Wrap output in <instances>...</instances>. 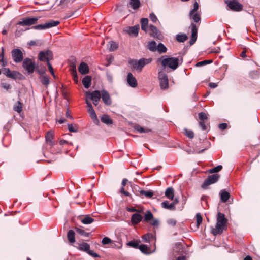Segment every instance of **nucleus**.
<instances>
[{"instance_id":"obj_39","label":"nucleus","mask_w":260,"mask_h":260,"mask_svg":"<svg viewBox=\"0 0 260 260\" xmlns=\"http://www.w3.org/2000/svg\"><path fill=\"white\" fill-rule=\"evenodd\" d=\"M126 245L135 249H138V247H139V242L135 240H132L129 241L126 243Z\"/></svg>"},{"instance_id":"obj_46","label":"nucleus","mask_w":260,"mask_h":260,"mask_svg":"<svg viewBox=\"0 0 260 260\" xmlns=\"http://www.w3.org/2000/svg\"><path fill=\"white\" fill-rule=\"evenodd\" d=\"M213 62L212 60H205L203 61H201L200 62H198L196 63V67H201L207 64L211 63Z\"/></svg>"},{"instance_id":"obj_51","label":"nucleus","mask_w":260,"mask_h":260,"mask_svg":"<svg viewBox=\"0 0 260 260\" xmlns=\"http://www.w3.org/2000/svg\"><path fill=\"white\" fill-rule=\"evenodd\" d=\"M19 72L17 71H13L9 75L8 78H10L13 79H16L18 75H19Z\"/></svg>"},{"instance_id":"obj_34","label":"nucleus","mask_w":260,"mask_h":260,"mask_svg":"<svg viewBox=\"0 0 260 260\" xmlns=\"http://www.w3.org/2000/svg\"><path fill=\"white\" fill-rule=\"evenodd\" d=\"M75 230L77 233L84 237H88L90 235V233H87L84 230L79 228L76 227Z\"/></svg>"},{"instance_id":"obj_11","label":"nucleus","mask_w":260,"mask_h":260,"mask_svg":"<svg viewBox=\"0 0 260 260\" xmlns=\"http://www.w3.org/2000/svg\"><path fill=\"white\" fill-rule=\"evenodd\" d=\"M39 18V17L33 18L26 17L23 18L22 21H19L17 24L24 26H30L35 24Z\"/></svg>"},{"instance_id":"obj_56","label":"nucleus","mask_w":260,"mask_h":260,"mask_svg":"<svg viewBox=\"0 0 260 260\" xmlns=\"http://www.w3.org/2000/svg\"><path fill=\"white\" fill-rule=\"evenodd\" d=\"M47 65L48 67L49 70L51 74H52V75L53 76L54 78H55V75L53 72V67H52V65L51 64V63H50V62H47Z\"/></svg>"},{"instance_id":"obj_38","label":"nucleus","mask_w":260,"mask_h":260,"mask_svg":"<svg viewBox=\"0 0 260 260\" xmlns=\"http://www.w3.org/2000/svg\"><path fill=\"white\" fill-rule=\"evenodd\" d=\"M93 221L94 219L89 216H86L81 220V222L84 224H89Z\"/></svg>"},{"instance_id":"obj_62","label":"nucleus","mask_w":260,"mask_h":260,"mask_svg":"<svg viewBox=\"0 0 260 260\" xmlns=\"http://www.w3.org/2000/svg\"><path fill=\"white\" fill-rule=\"evenodd\" d=\"M1 87L4 88V89L6 90H8L10 88V85L9 84L7 83H1Z\"/></svg>"},{"instance_id":"obj_55","label":"nucleus","mask_w":260,"mask_h":260,"mask_svg":"<svg viewBox=\"0 0 260 260\" xmlns=\"http://www.w3.org/2000/svg\"><path fill=\"white\" fill-rule=\"evenodd\" d=\"M3 73L7 77H8L9 75L11 74V72L9 68H3L2 69Z\"/></svg>"},{"instance_id":"obj_15","label":"nucleus","mask_w":260,"mask_h":260,"mask_svg":"<svg viewBox=\"0 0 260 260\" xmlns=\"http://www.w3.org/2000/svg\"><path fill=\"white\" fill-rule=\"evenodd\" d=\"M101 98L105 104L108 106L111 105L112 104V100L107 90L103 89L101 91Z\"/></svg>"},{"instance_id":"obj_12","label":"nucleus","mask_w":260,"mask_h":260,"mask_svg":"<svg viewBox=\"0 0 260 260\" xmlns=\"http://www.w3.org/2000/svg\"><path fill=\"white\" fill-rule=\"evenodd\" d=\"M229 9L234 11H240L243 9V5L236 0L226 1Z\"/></svg>"},{"instance_id":"obj_5","label":"nucleus","mask_w":260,"mask_h":260,"mask_svg":"<svg viewBox=\"0 0 260 260\" xmlns=\"http://www.w3.org/2000/svg\"><path fill=\"white\" fill-rule=\"evenodd\" d=\"M79 246L77 249L80 251L86 252L90 256L93 257H100V256L92 250H90V245L87 243L82 242L78 244Z\"/></svg>"},{"instance_id":"obj_14","label":"nucleus","mask_w":260,"mask_h":260,"mask_svg":"<svg viewBox=\"0 0 260 260\" xmlns=\"http://www.w3.org/2000/svg\"><path fill=\"white\" fill-rule=\"evenodd\" d=\"M190 27L191 29V36L189 41V44L190 45H193L197 38V28L195 24L191 23L190 24Z\"/></svg>"},{"instance_id":"obj_28","label":"nucleus","mask_w":260,"mask_h":260,"mask_svg":"<svg viewBox=\"0 0 260 260\" xmlns=\"http://www.w3.org/2000/svg\"><path fill=\"white\" fill-rule=\"evenodd\" d=\"M53 138V133L50 131L48 132L46 134L45 139H46V141L47 142H49L50 143V145L51 146L54 145L53 142L52 141Z\"/></svg>"},{"instance_id":"obj_43","label":"nucleus","mask_w":260,"mask_h":260,"mask_svg":"<svg viewBox=\"0 0 260 260\" xmlns=\"http://www.w3.org/2000/svg\"><path fill=\"white\" fill-rule=\"evenodd\" d=\"M135 129L139 132L140 133H148L151 132V129L149 128H144L140 125H136L135 127Z\"/></svg>"},{"instance_id":"obj_26","label":"nucleus","mask_w":260,"mask_h":260,"mask_svg":"<svg viewBox=\"0 0 260 260\" xmlns=\"http://www.w3.org/2000/svg\"><path fill=\"white\" fill-rule=\"evenodd\" d=\"M161 206L163 208L170 210H174L175 209V207H174L172 204H169V202L168 201H165L162 202L161 203Z\"/></svg>"},{"instance_id":"obj_7","label":"nucleus","mask_w":260,"mask_h":260,"mask_svg":"<svg viewBox=\"0 0 260 260\" xmlns=\"http://www.w3.org/2000/svg\"><path fill=\"white\" fill-rule=\"evenodd\" d=\"M158 79L160 88L163 90L167 89L168 88L169 80L168 76L164 71H161L159 72Z\"/></svg>"},{"instance_id":"obj_49","label":"nucleus","mask_w":260,"mask_h":260,"mask_svg":"<svg viewBox=\"0 0 260 260\" xmlns=\"http://www.w3.org/2000/svg\"><path fill=\"white\" fill-rule=\"evenodd\" d=\"M196 219H197V227L199 228L200 225L202 222V217L200 214V213H198L196 215Z\"/></svg>"},{"instance_id":"obj_31","label":"nucleus","mask_w":260,"mask_h":260,"mask_svg":"<svg viewBox=\"0 0 260 260\" xmlns=\"http://www.w3.org/2000/svg\"><path fill=\"white\" fill-rule=\"evenodd\" d=\"M39 79L43 85L47 86L49 84L50 80L47 76L43 75L39 77Z\"/></svg>"},{"instance_id":"obj_18","label":"nucleus","mask_w":260,"mask_h":260,"mask_svg":"<svg viewBox=\"0 0 260 260\" xmlns=\"http://www.w3.org/2000/svg\"><path fill=\"white\" fill-rule=\"evenodd\" d=\"M86 94L91 100H100L102 95V93L99 90H95L92 92H88Z\"/></svg>"},{"instance_id":"obj_36","label":"nucleus","mask_w":260,"mask_h":260,"mask_svg":"<svg viewBox=\"0 0 260 260\" xmlns=\"http://www.w3.org/2000/svg\"><path fill=\"white\" fill-rule=\"evenodd\" d=\"M153 218V215L152 212L148 210L147 211L144 215V221L145 222H148L151 220Z\"/></svg>"},{"instance_id":"obj_33","label":"nucleus","mask_w":260,"mask_h":260,"mask_svg":"<svg viewBox=\"0 0 260 260\" xmlns=\"http://www.w3.org/2000/svg\"><path fill=\"white\" fill-rule=\"evenodd\" d=\"M138 249L144 254H149L151 252L149 251V248L145 244H141L139 245Z\"/></svg>"},{"instance_id":"obj_57","label":"nucleus","mask_w":260,"mask_h":260,"mask_svg":"<svg viewBox=\"0 0 260 260\" xmlns=\"http://www.w3.org/2000/svg\"><path fill=\"white\" fill-rule=\"evenodd\" d=\"M150 235L149 234H145L143 236L142 239L144 242H149Z\"/></svg>"},{"instance_id":"obj_2","label":"nucleus","mask_w":260,"mask_h":260,"mask_svg":"<svg viewBox=\"0 0 260 260\" xmlns=\"http://www.w3.org/2000/svg\"><path fill=\"white\" fill-rule=\"evenodd\" d=\"M217 220L216 228L212 229V233L215 236L220 234L223 232L225 230V226L228 222L224 214L220 212L218 213Z\"/></svg>"},{"instance_id":"obj_6","label":"nucleus","mask_w":260,"mask_h":260,"mask_svg":"<svg viewBox=\"0 0 260 260\" xmlns=\"http://www.w3.org/2000/svg\"><path fill=\"white\" fill-rule=\"evenodd\" d=\"M220 178L219 174H215L209 175L207 179H205L201 185L203 189H206L209 185L214 184L218 181Z\"/></svg>"},{"instance_id":"obj_40","label":"nucleus","mask_w":260,"mask_h":260,"mask_svg":"<svg viewBox=\"0 0 260 260\" xmlns=\"http://www.w3.org/2000/svg\"><path fill=\"white\" fill-rule=\"evenodd\" d=\"M87 111L90 115V116L93 120H98L97 116L93 107H91L90 109H88Z\"/></svg>"},{"instance_id":"obj_13","label":"nucleus","mask_w":260,"mask_h":260,"mask_svg":"<svg viewBox=\"0 0 260 260\" xmlns=\"http://www.w3.org/2000/svg\"><path fill=\"white\" fill-rule=\"evenodd\" d=\"M149 28L151 36L158 39H160L162 38V35L160 31L158 30L156 26L153 25H150Z\"/></svg>"},{"instance_id":"obj_53","label":"nucleus","mask_w":260,"mask_h":260,"mask_svg":"<svg viewBox=\"0 0 260 260\" xmlns=\"http://www.w3.org/2000/svg\"><path fill=\"white\" fill-rule=\"evenodd\" d=\"M102 243L104 245L112 243V240L109 238L105 237L104 238H103L102 240Z\"/></svg>"},{"instance_id":"obj_50","label":"nucleus","mask_w":260,"mask_h":260,"mask_svg":"<svg viewBox=\"0 0 260 260\" xmlns=\"http://www.w3.org/2000/svg\"><path fill=\"white\" fill-rule=\"evenodd\" d=\"M199 9V4L197 1H196L193 4V8L189 12H190V14H192L194 12H197V10Z\"/></svg>"},{"instance_id":"obj_19","label":"nucleus","mask_w":260,"mask_h":260,"mask_svg":"<svg viewBox=\"0 0 260 260\" xmlns=\"http://www.w3.org/2000/svg\"><path fill=\"white\" fill-rule=\"evenodd\" d=\"M220 202L225 203L230 198V193L224 189L221 190L219 192Z\"/></svg>"},{"instance_id":"obj_44","label":"nucleus","mask_w":260,"mask_h":260,"mask_svg":"<svg viewBox=\"0 0 260 260\" xmlns=\"http://www.w3.org/2000/svg\"><path fill=\"white\" fill-rule=\"evenodd\" d=\"M13 109L14 111L20 113L22 110V104L20 102V100L18 101L17 103V105H15L13 107Z\"/></svg>"},{"instance_id":"obj_32","label":"nucleus","mask_w":260,"mask_h":260,"mask_svg":"<svg viewBox=\"0 0 260 260\" xmlns=\"http://www.w3.org/2000/svg\"><path fill=\"white\" fill-rule=\"evenodd\" d=\"M129 4L133 9L136 10L139 8L140 2L139 0H130Z\"/></svg>"},{"instance_id":"obj_60","label":"nucleus","mask_w":260,"mask_h":260,"mask_svg":"<svg viewBox=\"0 0 260 260\" xmlns=\"http://www.w3.org/2000/svg\"><path fill=\"white\" fill-rule=\"evenodd\" d=\"M126 210L128 212H136L137 213L138 212H139L140 210H139V209H136L134 207H127L126 208Z\"/></svg>"},{"instance_id":"obj_24","label":"nucleus","mask_w":260,"mask_h":260,"mask_svg":"<svg viewBox=\"0 0 260 260\" xmlns=\"http://www.w3.org/2000/svg\"><path fill=\"white\" fill-rule=\"evenodd\" d=\"M165 196L168 199L173 200L174 197V189L171 187L167 188L165 191Z\"/></svg>"},{"instance_id":"obj_25","label":"nucleus","mask_w":260,"mask_h":260,"mask_svg":"<svg viewBox=\"0 0 260 260\" xmlns=\"http://www.w3.org/2000/svg\"><path fill=\"white\" fill-rule=\"evenodd\" d=\"M75 234L74 231L72 230H70L67 233V238L71 243H73L75 242Z\"/></svg>"},{"instance_id":"obj_47","label":"nucleus","mask_w":260,"mask_h":260,"mask_svg":"<svg viewBox=\"0 0 260 260\" xmlns=\"http://www.w3.org/2000/svg\"><path fill=\"white\" fill-rule=\"evenodd\" d=\"M259 73L257 71L253 70L249 73V76L252 79H256L259 77Z\"/></svg>"},{"instance_id":"obj_16","label":"nucleus","mask_w":260,"mask_h":260,"mask_svg":"<svg viewBox=\"0 0 260 260\" xmlns=\"http://www.w3.org/2000/svg\"><path fill=\"white\" fill-rule=\"evenodd\" d=\"M127 82L129 86L133 88L137 87V81L131 73H128L127 76Z\"/></svg>"},{"instance_id":"obj_63","label":"nucleus","mask_w":260,"mask_h":260,"mask_svg":"<svg viewBox=\"0 0 260 260\" xmlns=\"http://www.w3.org/2000/svg\"><path fill=\"white\" fill-rule=\"evenodd\" d=\"M200 125L203 130H206L207 126L206 125L204 121H200Z\"/></svg>"},{"instance_id":"obj_52","label":"nucleus","mask_w":260,"mask_h":260,"mask_svg":"<svg viewBox=\"0 0 260 260\" xmlns=\"http://www.w3.org/2000/svg\"><path fill=\"white\" fill-rule=\"evenodd\" d=\"M199 117L201 121H204L207 119V116L204 112H200L199 114Z\"/></svg>"},{"instance_id":"obj_59","label":"nucleus","mask_w":260,"mask_h":260,"mask_svg":"<svg viewBox=\"0 0 260 260\" xmlns=\"http://www.w3.org/2000/svg\"><path fill=\"white\" fill-rule=\"evenodd\" d=\"M227 127L228 124L226 123H222L219 125V128L221 131L225 129Z\"/></svg>"},{"instance_id":"obj_45","label":"nucleus","mask_w":260,"mask_h":260,"mask_svg":"<svg viewBox=\"0 0 260 260\" xmlns=\"http://www.w3.org/2000/svg\"><path fill=\"white\" fill-rule=\"evenodd\" d=\"M185 135L189 139H192L194 137V133L191 130H188L187 128H184Z\"/></svg>"},{"instance_id":"obj_10","label":"nucleus","mask_w":260,"mask_h":260,"mask_svg":"<svg viewBox=\"0 0 260 260\" xmlns=\"http://www.w3.org/2000/svg\"><path fill=\"white\" fill-rule=\"evenodd\" d=\"M12 58L16 63L21 62L23 59V54L19 49H14L11 51Z\"/></svg>"},{"instance_id":"obj_61","label":"nucleus","mask_w":260,"mask_h":260,"mask_svg":"<svg viewBox=\"0 0 260 260\" xmlns=\"http://www.w3.org/2000/svg\"><path fill=\"white\" fill-rule=\"evenodd\" d=\"M72 74H73V76L74 80L76 82H77L78 81V76H77V72H76V71L75 67H74V69H73Z\"/></svg>"},{"instance_id":"obj_3","label":"nucleus","mask_w":260,"mask_h":260,"mask_svg":"<svg viewBox=\"0 0 260 260\" xmlns=\"http://www.w3.org/2000/svg\"><path fill=\"white\" fill-rule=\"evenodd\" d=\"M152 61L151 58H142L137 60L136 59H130L128 63L132 66L133 68L139 71H141L143 68Z\"/></svg>"},{"instance_id":"obj_42","label":"nucleus","mask_w":260,"mask_h":260,"mask_svg":"<svg viewBox=\"0 0 260 260\" xmlns=\"http://www.w3.org/2000/svg\"><path fill=\"white\" fill-rule=\"evenodd\" d=\"M139 192L141 195H143L148 198H151L153 195V192L150 190L146 191L144 190H140Z\"/></svg>"},{"instance_id":"obj_21","label":"nucleus","mask_w":260,"mask_h":260,"mask_svg":"<svg viewBox=\"0 0 260 260\" xmlns=\"http://www.w3.org/2000/svg\"><path fill=\"white\" fill-rule=\"evenodd\" d=\"M91 77L90 76H86L82 80V84L84 87L88 89L89 88L91 84Z\"/></svg>"},{"instance_id":"obj_9","label":"nucleus","mask_w":260,"mask_h":260,"mask_svg":"<svg viewBox=\"0 0 260 260\" xmlns=\"http://www.w3.org/2000/svg\"><path fill=\"white\" fill-rule=\"evenodd\" d=\"M39 59L41 61H46L47 63L49 62V60L53 58V53L50 50L46 51H41L39 53Z\"/></svg>"},{"instance_id":"obj_37","label":"nucleus","mask_w":260,"mask_h":260,"mask_svg":"<svg viewBox=\"0 0 260 260\" xmlns=\"http://www.w3.org/2000/svg\"><path fill=\"white\" fill-rule=\"evenodd\" d=\"M156 50H157L159 53H163L167 52V49L162 43H159L157 46Z\"/></svg>"},{"instance_id":"obj_8","label":"nucleus","mask_w":260,"mask_h":260,"mask_svg":"<svg viewBox=\"0 0 260 260\" xmlns=\"http://www.w3.org/2000/svg\"><path fill=\"white\" fill-rule=\"evenodd\" d=\"M22 67L28 74L34 73L35 69L34 62L29 58H26L23 60Z\"/></svg>"},{"instance_id":"obj_4","label":"nucleus","mask_w":260,"mask_h":260,"mask_svg":"<svg viewBox=\"0 0 260 260\" xmlns=\"http://www.w3.org/2000/svg\"><path fill=\"white\" fill-rule=\"evenodd\" d=\"M60 22L58 21L51 20L48 22H46L44 24H41L39 25L34 26L31 27V28L38 30H43L56 26Z\"/></svg>"},{"instance_id":"obj_27","label":"nucleus","mask_w":260,"mask_h":260,"mask_svg":"<svg viewBox=\"0 0 260 260\" xmlns=\"http://www.w3.org/2000/svg\"><path fill=\"white\" fill-rule=\"evenodd\" d=\"M101 120L103 123L107 125L112 124V120L108 115H103L101 118Z\"/></svg>"},{"instance_id":"obj_17","label":"nucleus","mask_w":260,"mask_h":260,"mask_svg":"<svg viewBox=\"0 0 260 260\" xmlns=\"http://www.w3.org/2000/svg\"><path fill=\"white\" fill-rule=\"evenodd\" d=\"M141 210L132 215L131 222L133 224H138L143 219L142 216L140 214Z\"/></svg>"},{"instance_id":"obj_58","label":"nucleus","mask_w":260,"mask_h":260,"mask_svg":"<svg viewBox=\"0 0 260 260\" xmlns=\"http://www.w3.org/2000/svg\"><path fill=\"white\" fill-rule=\"evenodd\" d=\"M68 129L70 132L75 133L77 132V129L75 128L72 124H68Z\"/></svg>"},{"instance_id":"obj_54","label":"nucleus","mask_w":260,"mask_h":260,"mask_svg":"<svg viewBox=\"0 0 260 260\" xmlns=\"http://www.w3.org/2000/svg\"><path fill=\"white\" fill-rule=\"evenodd\" d=\"M150 20L153 22H154V23L156 22L158 20V19H157L156 16L153 13H152L150 14Z\"/></svg>"},{"instance_id":"obj_30","label":"nucleus","mask_w":260,"mask_h":260,"mask_svg":"<svg viewBox=\"0 0 260 260\" xmlns=\"http://www.w3.org/2000/svg\"><path fill=\"white\" fill-rule=\"evenodd\" d=\"M148 18H143L141 20V29L146 31L148 28Z\"/></svg>"},{"instance_id":"obj_41","label":"nucleus","mask_w":260,"mask_h":260,"mask_svg":"<svg viewBox=\"0 0 260 260\" xmlns=\"http://www.w3.org/2000/svg\"><path fill=\"white\" fill-rule=\"evenodd\" d=\"M109 46L108 47L109 50L110 51H113L118 48V44L116 42L111 41L109 42Z\"/></svg>"},{"instance_id":"obj_22","label":"nucleus","mask_w":260,"mask_h":260,"mask_svg":"<svg viewBox=\"0 0 260 260\" xmlns=\"http://www.w3.org/2000/svg\"><path fill=\"white\" fill-rule=\"evenodd\" d=\"M139 29V26L138 25H135L134 26L129 27L127 32L130 35H134L135 36H137L138 35Z\"/></svg>"},{"instance_id":"obj_64","label":"nucleus","mask_w":260,"mask_h":260,"mask_svg":"<svg viewBox=\"0 0 260 260\" xmlns=\"http://www.w3.org/2000/svg\"><path fill=\"white\" fill-rule=\"evenodd\" d=\"M167 222L169 224L174 226L176 224V221L174 219H171L168 220Z\"/></svg>"},{"instance_id":"obj_23","label":"nucleus","mask_w":260,"mask_h":260,"mask_svg":"<svg viewBox=\"0 0 260 260\" xmlns=\"http://www.w3.org/2000/svg\"><path fill=\"white\" fill-rule=\"evenodd\" d=\"M189 17L190 19H192L195 23H199L201 21V16L198 12H194L192 14H190V12H189Z\"/></svg>"},{"instance_id":"obj_20","label":"nucleus","mask_w":260,"mask_h":260,"mask_svg":"<svg viewBox=\"0 0 260 260\" xmlns=\"http://www.w3.org/2000/svg\"><path fill=\"white\" fill-rule=\"evenodd\" d=\"M78 70L79 72L82 75H85L88 73L89 71L88 65L84 62H82L79 66Z\"/></svg>"},{"instance_id":"obj_1","label":"nucleus","mask_w":260,"mask_h":260,"mask_svg":"<svg viewBox=\"0 0 260 260\" xmlns=\"http://www.w3.org/2000/svg\"><path fill=\"white\" fill-rule=\"evenodd\" d=\"M159 60L161 61V64L164 68L168 67L172 70H175L180 64L182 63L183 57L164 58V56H162Z\"/></svg>"},{"instance_id":"obj_35","label":"nucleus","mask_w":260,"mask_h":260,"mask_svg":"<svg viewBox=\"0 0 260 260\" xmlns=\"http://www.w3.org/2000/svg\"><path fill=\"white\" fill-rule=\"evenodd\" d=\"M147 46L148 48L153 52L155 51L157 49L156 43L154 41L149 42Z\"/></svg>"},{"instance_id":"obj_29","label":"nucleus","mask_w":260,"mask_h":260,"mask_svg":"<svg viewBox=\"0 0 260 260\" xmlns=\"http://www.w3.org/2000/svg\"><path fill=\"white\" fill-rule=\"evenodd\" d=\"M188 37L185 34L179 33L176 35V39L179 42L183 43L185 42Z\"/></svg>"},{"instance_id":"obj_48","label":"nucleus","mask_w":260,"mask_h":260,"mask_svg":"<svg viewBox=\"0 0 260 260\" xmlns=\"http://www.w3.org/2000/svg\"><path fill=\"white\" fill-rule=\"evenodd\" d=\"M222 169V165H218L215 167H214L210 170V173H217L219 172Z\"/></svg>"}]
</instances>
